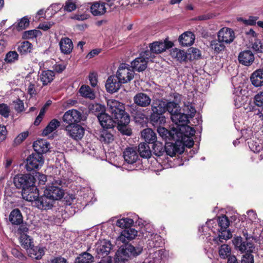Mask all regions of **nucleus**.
<instances>
[{
  "label": "nucleus",
  "mask_w": 263,
  "mask_h": 263,
  "mask_svg": "<svg viewBox=\"0 0 263 263\" xmlns=\"http://www.w3.org/2000/svg\"><path fill=\"white\" fill-rule=\"evenodd\" d=\"M107 106L108 111L112 115L119 126H124L130 121V117L125 111L123 104L115 99L107 101Z\"/></svg>",
  "instance_id": "obj_1"
},
{
  "label": "nucleus",
  "mask_w": 263,
  "mask_h": 263,
  "mask_svg": "<svg viewBox=\"0 0 263 263\" xmlns=\"http://www.w3.org/2000/svg\"><path fill=\"white\" fill-rule=\"evenodd\" d=\"M62 183L60 180H54L51 184L46 186L44 193L53 201L62 199L64 195V190L60 186Z\"/></svg>",
  "instance_id": "obj_2"
},
{
  "label": "nucleus",
  "mask_w": 263,
  "mask_h": 263,
  "mask_svg": "<svg viewBox=\"0 0 263 263\" xmlns=\"http://www.w3.org/2000/svg\"><path fill=\"white\" fill-rule=\"evenodd\" d=\"M13 182L17 189H22V192H23L35 184V178L29 174H18L14 177Z\"/></svg>",
  "instance_id": "obj_3"
},
{
  "label": "nucleus",
  "mask_w": 263,
  "mask_h": 263,
  "mask_svg": "<svg viewBox=\"0 0 263 263\" xmlns=\"http://www.w3.org/2000/svg\"><path fill=\"white\" fill-rule=\"evenodd\" d=\"M134 70L128 65L122 63L118 68L116 76L124 84L130 81L134 78Z\"/></svg>",
  "instance_id": "obj_4"
},
{
  "label": "nucleus",
  "mask_w": 263,
  "mask_h": 263,
  "mask_svg": "<svg viewBox=\"0 0 263 263\" xmlns=\"http://www.w3.org/2000/svg\"><path fill=\"white\" fill-rule=\"evenodd\" d=\"M217 221L218 227L220 228L218 229V232L220 233L218 236L219 240L221 242V239L227 240L231 238L232 234L229 231L227 230L230 224L228 218L226 215H223L219 217Z\"/></svg>",
  "instance_id": "obj_5"
},
{
  "label": "nucleus",
  "mask_w": 263,
  "mask_h": 263,
  "mask_svg": "<svg viewBox=\"0 0 263 263\" xmlns=\"http://www.w3.org/2000/svg\"><path fill=\"white\" fill-rule=\"evenodd\" d=\"M26 161V169L31 171L41 167L44 164V159L42 154L34 152L27 157Z\"/></svg>",
  "instance_id": "obj_6"
},
{
  "label": "nucleus",
  "mask_w": 263,
  "mask_h": 263,
  "mask_svg": "<svg viewBox=\"0 0 263 263\" xmlns=\"http://www.w3.org/2000/svg\"><path fill=\"white\" fill-rule=\"evenodd\" d=\"M64 130L67 136L72 139L79 141L84 136V128L80 125H67L64 127Z\"/></svg>",
  "instance_id": "obj_7"
},
{
  "label": "nucleus",
  "mask_w": 263,
  "mask_h": 263,
  "mask_svg": "<svg viewBox=\"0 0 263 263\" xmlns=\"http://www.w3.org/2000/svg\"><path fill=\"white\" fill-rule=\"evenodd\" d=\"M157 128L159 135L165 140L168 139L178 141L181 136V132L177 128H175V127H172L170 131L161 126H159Z\"/></svg>",
  "instance_id": "obj_8"
},
{
  "label": "nucleus",
  "mask_w": 263,
  "mask_h": 263,
  "mask_svg": "<svg viewBox=\"0 0 263 263\" xmlns=\"http://www.w3.org/2000/svg\"><path fill=\"white\" fill-rule=\"evenodd\" d=\"M82 119L81 113L76 109L68 110L62 117L63 121L67 125H77Z\"/></svg>",
  "instance_id": "obj_9"
},
{
  "label": "nucleus",
  "mask_w": 263,
  "mask_h": 263,
  "mask_svg": "<svg viewBox=\"0 0 263 263\" xmlns=\"http://www.w3.org/2000/svg\"><path fill=\"white\" fill-rule=\"evenodd\" d=\"M179 140L176 141L175 143L171 142H166L165 145V152L167 155L171 157L174 156L176 154H181L184 151V146Z\"/></svg>",
  "instance_id": "obj_10"
},
{
  "label": "nucleus",
  "mask_w": 263,
  "mask_h": 263,
  "mask_svg": "<svg viewBox=\"0 0 263 263\" xmlns=\"http://www.w3.org/2000/svg\"><path fill=\"white\" fill-rule=\"evenodd\" d=\"M173 46V43L166 39L164 42L162 41L154 42L149 44V47L154 53L159 54L172 48Z\"/></svg>",
  "instance_id": "obj_11"
},
{
  "label": "nucleus",
  "mask_w": 263,
  "mask_h": 263,
  "mask_svg": "<svg viewBox=\"0 0 263 263\" xmlns=\"http://www.w3.org/2000/svg\"><path fill=\"white\" fill-rule=\"evenodd\" d=\"M26 190L27 191L22 192V195L23 199L33 202L35 206L36 201H37L39 198V191L36 186L35 185V184H34L31 187Z\"/></svg>",
  "instance_id": "obj_12"
},
{
  "label": "nucleus",
  "mask_w": 263,
  "mask_h": 263,
  "mask_svg": "<svg viewBox=\"0 0 263 263\" xmlns=\"http://www.w3.org/2000/svg\"><path fill=\"white\" fill-rule=\"evenodd\" d=\"M97 116L103 128H111L115 126L116 123H117L114 118L105 112L100 113L97 115Z\"/></svg>",
  "instance_id": "obj_13"
},
{
  "label": "nucleus",
  "mask_w": 263,
  "mask_h": 263,
  "mask_svg": "<svg viewBox=\"0 0 263 263\" xmlns=\"http://www.w3.org/2000/svg\"><path fill=\"white\" fill-rule=\"evenodd\" d=\"M171 118L173 122L176 125V127H175V128H177L178 130L182 126H185L189 122L187 115H185L184 113H181L179 110L177 112L174 113L171 116Z\"/></svg>",
  "instance_id": "obj_14"
},
{
  "label": "nucleus",
  "mask_w": 263,
  "mask_h": 263,
  "mask_svg": "<svg viewBox=\"0 0 263 263\" xmlns=\"http://www.w3.org/2000/svg\"><path fill=\"white\" fill-rule=\"evenodd\" d=\"M235 38L234 32L232 29L224 27L221 29L218 33V39L223 43L230 44Z\"/></svg>",
  "instance_id": "obj_15"
},
{
  "label": "nucleus",
  "mask_w": 263,
  "mask_h": 263,
  "mask_svg": "<svg viewBox=\"0 0 263 263\" xmlns=\"http://www.w3.org/2000/svg\"><path fill=\"white\" fill-rule=\"evenodd\" d=\"M112 5L113 3L110 2L107 3L96 2L90 7V11L95 16L102 15L106 12L107 9L106 6L110 7Z\"/></svg>",
  "instance_id": "obj_16"
},
{
  "label": "nucleus",
  "mask_w": 263,
  "mask_h": 263,
  "mask_svg": "<svg viewBox=\"0 0 263 263\" xmlns=\"http://www.w3.org/2000/svg\"><path fill=\"white\" fill-rule=\"evenodd\" d=\"M122 83L116 76L112 75L108 78L105 87L107 91L113 93L120 89Z\"/></svg>",
  "instance_id": "obj_17"
},
{
  "label": "nucleus",
  "mask_w": 263,
  "mask_h": 263,
  "mask_svg": "<svg viewBox=\"0 0 263 263\" xmlns=\"http://www.w3.org/2000/svg\"><path fill=\"white\" fill-rule=\"evenodd\" d=\"M133 101L135 104L141 107H148L152 102L149 96L143 92L137 93L134 97Z\"/></svg>",
  "instance_id": "obj_18"
},
{
  "label": "nucleus",
  "mask_w": 263,
  "mask_h": 263,
  "mask_svg": "<svg viewBox=\"0 0 263 263\" xmlns=\"http://www.w3.org/2000/svg\"><path fill=\"white\" fill-rule=\"evenodd\" d=\"M233 242L235 247L238 248L241 252H243V251H253L255 249L252 242H249L247 240L243 241L241 237L235 238Z\"/></svg>",
  "instance_id": "obj_19"
},
{
  "label": "nucleus",
  "mask_w": 263,
  "mask_h": 263,
  "mask_svg": "<svg viewBox=\"0 0 263 263\" xmlns=\"http://www.w3.org/2000/svg\"><path fill=\"white\" fill-rule=\"evenodd\" d=\"M164 252V249H149L147 263H160Z\"/></svg>",
  "instance_id": "obj_20"
},
{
  "label": "nucleus",
  "mask_w": 263,
  "mask_h": 263,
  "mask_svg": "<svg viewBox=\"0 0 263 263\" xmlns=\"http://www.w3.org/2000/svg\"><path fill=\"white\" fill-rule=\"evenodd\" d=\"M238 59L240 64L248 66L254 62V55L251 51L244 50L239 53Z\"/></svg>",
  "instance_id": "obj_21"
},
{
  "label": "nucleus",
  "mask_w": 263,
  "mask_h": 263,
  "mask_svg": "<svg viewBox=\"0 0 263 263\" xmlns=\"http://www.w3.org/2000/svg\"><path fill=\"white\" fill-rule=\"evenodd\" d=\"M137 235V231L133 228H127L122 231L118 239L124 243L134 239Z\"/></svg>",
  "instance_id": "obj_22"
},
{
  "label": "nucleus",
  "mask_w": 263,
  "mask_h": 263,
  "mask_svg": "<svg viewBox=\"0 0 263 263\" xmlns=\"http://www.w3.org/2000/svg\"><path fill=\"white\" fill-rule=\"evenodd\" d=\"M33 147L34 152L43 154L49 151L50 144L45 140L40 139L34 142Z\"/></svg>",
  "instance_id": "obj_23"
},
{
  "label": "nucleus",
  "mask_w": 263,
  "mask_h": 263,
  "mask_svg": "<svg viewBox=\"0 0 263 263\" xmlns=\"http://www.w3.org/2000/svg\"><path fill=\"white\" fill-rule=\"evenodd\" d=\"M61 52L64 54H70L73 48V43L68 37H62L59 42Z\"/></svg>",
  "instance_id": "obj_24"
},
{
  "label": "nucleus",
  "mask_w": 263,
  "mask_h": 263,
  "mask_svg": "<svg viewBox=\"0 0 263 263\" xmlns=\"http://www.w3.org/2000/svg\"><path fill=\"white\" fill-rule=\"evenodd\" d=\"M54 201L50 199L47 196L44 194L43 196L39 197L37 201H36L35 206L41 210H47L51 209Z\"/></svg>",
  "instance_id": "obj_25"
},
{
  "label": "nucleus",
  "mask_w": 263,
  "mask_h": 263,
  "mask_svg": "<svg viewBox=\"0 0 263 263\" xmlns=\"http://www.w3.org/2000/svg\"><path fill=\"white\" fill-rule=\"evenodd\" d=\"M162 243L161 237L157 234H151L147 241L149 249H157Z\"/></svg>",
  "instance_id": "obj_26"
},
{
  "label": "nucleus",
  "mask_w": 263,
  "mask_h": 263,
  "mask_svg": "<svg viewBox=\"0 0 263 263\" xmlns=\"http://www.w3.org/2000/svg\"><path fill=\"white\" fill-rule=\"evenodd\" d=\"M195 40V36L192 32H185L180 35L179 42L183 46L192 45Z\"/></svg>",
  "instance_id": "obj_27"
},
{
  "label": "nucleus",
  "mask_w": 263,
  "mask_h": 263,
  "mask_svg": "<svg viewBox=\"0 0 263 263\" xmlns=\"http://www.w3.org/2000/svg\"><path fill=\"white\" fill-rule=\"evenodd\" d=\"M138 158L137 153L134 148H126L124 152L125 161L129 164H133L136 162Z\"/></svg>",
  "instance_id": "obj_28"
},
{
  "label": "nucleus",
  "mask_w": 263,
  "mask_h": 263,
  "mask_svg": "<svg viewBox=\"0 0 263 263\" xmlns=\"http://www.w3.org/2000/svg\"><path fill=\"white\" fill-rule=\"evenodd\" d=\"M171 57L180 62L186 61L188 59V53L184 50L175 48L171 50Z\"/></svg>",
  "instance_id": "obj_29"
},
{
  "label": "nucleus",
  "mask_w": 263,
  "mask_h": 263,
  "mask_svg": "<svg viewBox=\"0 0 263 263\" xmlns=\"http://www.w3.org/2000/svg\"><path fill=\"white\" fill-rule=\"evenodd\" d=\"M111 249V244L109 241L103 240L97 244V252L99 255L108 256Z\"/></svg>",
  "instance_id": "obj_30"
},
{
  "label": "nucleus",
  "mask_w": 263,
  "mask_h": 263,
  "mask_svg": "<svg viewBox=\"0 0 263 263\" xmlns=\"http://www.w3.org/2000/svg\"><path fill=\"white\" fill-rule=\"evenodd\" d=\"M55 74L52 70H43L40 74V80L43 86L47 85L53 80Z\"/></svg>",
  "instance_id": "obj_31"
},
{
  "label": "nucleus",
  "mask_w": 263,
  "mask_h": 263,
  "mask_svg": "<svg viewBox=\"0 0 263 263\" xmlns=\"http://www.w3.org/2000/svg\"><path fill=\"white\" fill-rule=\"evenodd\" d=\"M252 84L255 87L263 85V69L255 71L250 78Z\"/></svg>",
  "instance_id": "obj_32"
},
{
  "label": "nucleus",
  "mask_w": 263,
  "mask_h": 263,
  "mask_svg": "<svg viewBox=\"0 0 263 263\" xmlns=\"http://www.w3.org/2000/svg\"><path fill=\"white\" fill-rule=\"evenodd\" d=\"M10 222L13 225H20L23 222V216L18 209L13 210L9 217Z\"/></svg>",
  "instance_id": "obj_33"
},
{
  "label": "nucleus",
  "mask_w": 263,
  "mask_h": 263,
  "mask_svg": "<svg viewBox=\"0 0 263 263\" xmlns=\"http://www.w3.org/2000/svg\"><path fill=\"white\" fill-rule=\"evenodd\" d=\"M143 58L139 56L133 61L131 63L132 68L139 72L144 70L147 67V61H144Z\"/></svg>",
  "instance_id": "obj_34"
},
{
  "label": "nucleus",
  "mask_w": 263,
  "mask_h": 263,
  "mask_svg": "<svg viewBox=\"0 0 263 263\" xmlns=\"http://www.w3.org/2000/svg\"><path fill=\"white\" fill-rule=\"evenodd\" d=\"M151 123L155 127L163 125L166 122L164 116L162 114L152 112L150 116Z\"/></svg>",
  "instance_id": "obj_35"
},
{
  "label": "nucleus",
  "mask_w": 263,
  "mask_h": 263,
  "mask_svg": "<svg viewBox=\"0 0 263 263\" xmlns=\"http://www.w3.org/2000/svg\"><path fill=\"white\" fill-rule=\"evenodd\" d=\"M141 136L146 142L153 143L157 141L156 133L151 128H147L141 132Z\"/></svg>",
  "instance_id": "obj_36"
},
{
  "label": "nucleus",
  "mask_w": 263,
  "mask_h": 263,
  "mask_svg": "<svg viewBox=\"0 0 263 263\" xmlns=\"http://www.w3.org/2000/svg\"><path fill=\"white\" fill-rule=\"evenodd\" d=\"M27 251L30 257L36 259L41 258L44 254L43 249L38 247H34V245H33L32 247L29 248Z\"/></svg>",
  "instance_id": "obj_37"
},
{
  "label": "nucleus",
  "mask_w": 263,
  "mask_h": 263,
  "mask_svg": "<svg viewBox=\"0 0 263 263\" xmlns=\"http://www.w3.org/2000/svg\"><path fill=\"white\" fill-rule=\"evenodd\" d=\"M106 128H103L101 130L99 133L98 134V139L105 143H109L111 142L114 140L113 135Z\"/></svg>",
  "instance_id": "obj_38"
},
{
  "label": "nucleus",
  "mask_w": 263,
  "mask_h": 263,
  "mask_svg": "<svg viewBox=\"0 0 263 263\" xmlns=\"http://www.w3.org/2000/svg\"><path fill=\"white\" fill-rule=\"evenodd\" d=\"M152 112L163 115L165 110L164 102L160 100H156L153 101L151 106Z\"/></svg>",
  "instance_id": "obj_39"
},
{
  "label": "nucleus",
  "mask_w": 263,
  "mask_h": 263,
  "mask_svg": "<svg viewBox=\"0 0 263 263\" xmlns=\"http://www.w3.org/2000/svg\"><path fill=\"white\" fill-rule=\"evenodd\" d=\"M138 152L140 156L142 158H149L152 154L150 147L146 143H141L138 146Z\"/></svg>",
  "instance_id": "obj_40"
},
{
  "label": "nucleus",
  "mask_w": 263,
  "mask_h": 263,
  "mask_svg": "<svg viewBox=\"0 0 263 263\" xmlns=\"http://www.w3.org/2000/svg\"><path fill=\"white\" fill-rule=\"evenodd\" d=\"M60 125V122L57 119H52L43 130L42 134L47 136L55 130Z\"/></svg>",
  "instance_id": "obj_41"
},
{
  "label": "nucleus",
  "mask_w": 263,
  "mask_h": 263,
  "mask_svg": "<svg viewBox=\"0 0 263 263\" xmlns=\"http://www.w3.org/2000/svg\"><path fill=\"white\" fill-rule=\"evenodd\" d=\"M20 243L21 246L26 250L32 247L33 245V239L26 234H22L21 235Z\"/></svg>",
  "instance_id": "obj_42"
},
{
  "label": "nucleus",
  "mask_w": 263,
  "mask_h": 263,
  "mask_svg": "<svg viewBox=\"0 0 263 263\" xmlns=\"http://www.w3.org/2000/svg\"><path fill=\"white\" fill-rule=\"evenodd\" d=\"M210 46L214 52L217 54L224 51L226 48L223 43L218 39L212 41Z\"/></svg>",
  "instance_id": "obj_43"
},
{
  "label": "nucleus",
  "mask_w": 263,
  "mask_h": 263,
  "mask_svg": "<svg viewBox=\"0 0 263 263\" xmlns=\"http://www.w3.org/2000/svg\"><path fill=\"white\" fill-rule=\"evenodd\" d=\"M79 92L82 96L85 98H89L90 99H93L95 98V93L88 85H83L80 88Z\"/></svg>",
  "instance_id": "obj_44"
},
{
  "label": "nucleus",
  "mask_w": 263,
  "mask_h": 263,
  "mask_svg": "<svg viewBox=\"0 0 263 263\" xmlns=\"http://www.w3.org/2000/svg\"><path fill=\"white\" fill-rule=\"evenodd\" d=\"M129 245L125 246L123 247L120 251H118L116 253V256L118 257V260L121 259L122 261H124L127 259V258L131 257L132 256L130 254L131 252L129 250Z\"/></svg>",
  "instance_id": "obj_45"
},
{
  "label": "nucleus",
  "mask_w": 263,
  "mask_h": 263,
  "mask_svg": "<svg viewBox=\"0 0 263 263\" xmlns=\"http://www.w3.org/2000/svg\"><path fill=\"white\" fill-rule=\"evenodd\" d=\"M32 50V45L28 41L21 43L17 47V51L21 54H26L30 52Z\"/></svg>",
  "instance_id": "obj_46"
},
{
  "label": "nucleus",
  "mask_w": 263,
  "mask_h": 263,
  "mask_svg": "<svg viewBox=\"0 0 263 263\" xmlns=\"http://www.w3.org/2000/svg\"><path fill=\"white\" fill-rule=\"evenodd\" d=\"M93 257L87 252H84L80 254L76 259L77 263H91L92 262Z\"/></svg>",
  "instance_id": "obj_47"
},
{
  "label": "nucleus",
  "mask_w": 263,
  "mask_h": 263,
  "mask_svg": "<svg viewBox=\"0 0 263 263\" xmlns=\"http://www.w3.org/2000/svg\"><path fill=\"white\" fill-rule=\"evenodd\" d=\"M217 220H216V219H210V220H209L206 222V226H202L201 228L199 229V231L200 232H201L202 231L203 235H205V234L204 233V230L205 229H207V228H209V229H211V231L213 233H214L217 232H218V229H216L215 228V227L217 226Z\"/></svg>",
  "instance_id": "obj_48"
},
{
  "label": "nucleus",
  "mask_w": 263,
  "mask_h": 263,
  "mask_svg": "<svg viewBox=\"0 0 263 263\" xmlns=\"http://www.w3.org/2000/svg\"><path fill=\"white\" fill-rule=\"evenodd\" d=\"M178 131L181 132V136H180V140H182L183 137H192L195 134V130L189 126L186 125L185 126H182Z\"/></svg>",
  "instance_id": "obj_49"
},
{
  "label": "nucleus",
  "mask_w": 263,
  "mask_h": 263,
  "mask_svg": "<svg viewBox=\"0 0 263 263\" xmlns=\"http://www.w3.org/2000/svg\"><path fill=\"white\" fill-rule=\"evenodd\" d=\"M134 223V220L129 218H122L118 219L116 225L121 228L127 229L130 228Z\"/></svg>",
  "instance_id": "obj_50"
},
{
  "label": "nucleus",
  "mask_w": 263,
  "mask_h": 263,
  "mask_svg": "<svg viewBox=\"0 0 263 263\" xmlns=\"http://www.w3.org/2000/svg\"><path fill=\"white\" fill-rule=\"evenodd\" d=\"M248 144L250 149L254 153H258L263 148V144L259 139L251 140L248 142Z\"/></svg>",
  "instance_id": "obj_51"
},
{
  "label": "nucleus",
  "mask_w": 263,
  "mask_h": 263,
  "mask_svg": "<svg viewBox=\"0 0 263 263\" xmlns=\"http://www.w3.org/2000/svg\"><path fill=\"white\" fill-rule=\"evenodd\" d=\"M153 144L154 154L157 156H162L165 152V147H164L163 144L157 141H156Z\"/></svg>",
  "instance_id": "obj_52"
},
{
  "label": "nucleus",
  "mask_w": 263,
  "mask_h": 263,
  "mask_svg": "<svg viewBox=\"0 0 263 263\" xmlns=\"http://www.w3.org/2000/svg\"><path fill=\"white\" fill-rule=\"evenodd\" d=\"M231 254V247L228 245H222L219 249V255L221 258H227Z\"/></svg>",
  "instance_id": "obj_53"
},
{
  "label": "nucleus",
  "mask_w": 263,
  "mask_h": 263,
  "mask_svg": "<svg viewBox=\"0 0 263 263\" xmlns=\"http://www.w3.org/2000/svg\"><path fill=\"white\" fill-rule=\"evenodd\" d=\"M165 110L168 111L171 114V116L174 114L178 111V104L174 102L171 101L167 102L165 105Z\"/></svg>",
  "instance_id": "obj_54"
},
{
  "label": "nucleus",
  "mask_w": 263,
  "mask_h": 263,
  "mask_svg": "<svg viewBox=\"0 0 263 263\" xmlns=\"http://www.w3.org/2000/svg\"><path fill=\"white\" fill-rule=\"evenodd\" d=\"M29 25V20L27 16H24L20 19L15 27L18 31L25 29Z\"/></svg>",
  "instance_id": "obj_55"
},
{
  "label": "nucleus",
  "mask_w": 263,
  "mask_h": 263,
  "mask_svg": "<svg viewBox=\"0 0 263 263\" xmlns=\"http://www.w3.org/2000/svg\"><path fill=\"white\" fill-rule=\"evenodd\" d=\"M89 108L90 111L97 114V115L101 112H105L104 106L100 104L95 103L91 104L89 105Z\"/></svg>",
  "instance_id": "obj_56"
},
{
  "label": "nucleus",
  "mask_w": 263,
  "mask_h": 263,
  "mask_svg": "<svg viewBox=\"0 0 263 263\" xmlns=\"http://www.w3.org/2000/svg\"><path fill=\"white\" fill-rule=\"evenodd\" d=\"M41 34L40 31L37 30H30L25 31L23 34V39H33Z\"/></svg>",
  "instance_id": "obj_57"
},
{
  "label": "nucleus",
  "mask_w": 263,
  "mask_h": 263,
  "mask_svg": "<svg viewBox=\"0 0 263 263\" xmlns=\"http://www.w3.org/2000/svg\"><path fill=\"white\" fill-rule=\"evenodd\" d=\"M129 250L131 252V254H130L132 257H135L139 255L143 251V247L140 245L135 247L132 245H129Z\"/></svg>",
  "instance_id": "obj_58"
},
{
  "label": "nucleus",
  "mask_w": 263,
  "mask_h": 263,
  "mask_svg": "<svg viewBox=\"0 0 263 263\" xmlns=\"http://www.w3.org/2000/svg\"><path fill=\"white\" fill-rule=\"evenodd\" d=\"M129 250L131 252V254H130L132 257H135L139 255L143 251V247L140 245L135 247L132 245H129Z\"/></svg>",
  "instance_id": "obj_59"
},
{
  "label": "nucleus",
  "mask_w": 263,
  "mask_h": 263,
  "mask_svg": "<svg viewBox=\"0 0 263 263\" xmlns=\"http://www.w3.org/2000/svg\"><path fill=\"white\" fill-rule=\"evenodd\" d=\"M18 57V55L16 51H9L7 53L5 60L7 63H12L17 60Z\"/></svg>",
  "instance_id": "obj_60"
},
{
  "label": "nucleus",
  "mask_w": 263,
  "mask_h": 263,
  "mask_svg": "<svg viewBox=\"0 0 263 263\" xmlns=\"http://www.w3.org/2000/svg\"><path fill=\"white\" fill-rule=\"evenodd\" d=\"M10 107L6 104H0V115L5 118H8L10 116Z\"/></svg>",
  "instance_id": "obj_61"
},
{
  "label": "nucleus",
  "mask_w": 263,
  "mask_h": 263,
  "mask_svg": "<svg viewBox=\"0 0 263 263\" xmlns=\"http://www.w3.org/2000/svg\"><path fill=\"white\" fill-rule=\"evenodd\" d=\"M252 48L257 52H263V40H256L252 44Z\"/></svg>",
  "instance_id": "obj_62"
},
{
  "label": "nucleus",
  "mask_w": 263,
  "mask_h": 263,
  "mask_svg": "<svg viewBox=\"0 0 263 263\" xmlns=\"http://www.w3.org/2000/svg\"><path fill=\"white\" fill-rule=\"evenodd\" d=\"M246 253L242 255L241 263H254V258L251 253L253 251H245Z\"/></svg>",
  "instance_id": "obj_63"
},
{
  "label": "nucleus",
  "mask_w": 263,
  "mask_h": 263,
  "mask_svg": "<svg viewBox=\"0 0 263 263\" xmlns=\"http://www.w3.org/2000/svg\"><path fill=\"white\" fill-rule=\"evenodd\" d=\"M153 52L151 51V49H150L149 50H146L142 52L140 54V56L141 58H144V60L146 61H148L149 60H152L155 58V56L154 55Z\"/></svg>",
  "instance_id": "obj_64"
}]
</instances>
